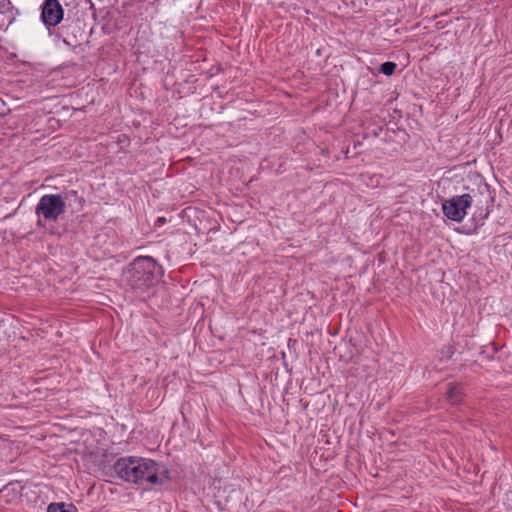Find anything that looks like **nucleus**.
Returning <instances> with one entry per match:
<instances>
[{"label":"nucleus","instance_id":"9b49d317","mask_svg":"<svg viewBox=\"0 0 512 512\" xmlns=\"http://www.w3.org/2000/svg\"><path fill=\"white\" fill-rule=\"evenodd\" d=\"M47 512H71V511L66 508L64 503H51L47 508Z\"/></svg>","mask_w":512,"mask_h":512},{"label":"nucleus","instance_id":"9d476101","mask_svg":"<svg viewBox=\"0 0 512 512\" xmlns=\"http://www.w3.org/2000/svg\"><path fill=\"white\" fill-rule=\"evenodd\" d=\"M396 68V63L387 61L380 65L379 72L383 73L384 75L390 76L395 72Z\"/></svg>","mask_w":512,"mask_h":512},{"label":"nucleus","instance_id":"f8f14e48","mask_svg":"<svg viewBox=\"0 0 512 512\" xmlns=\"http://www.w3.org/2000/svg\"><path fill=\"white\" fill-rule=\"evenodd\" d=\"M0 12H17L10 0H0Z\"/></svg>","mask_w":512,"mask_h":512},{"label":"nucleus","instance_id":"6e6552de","mask_svg":"<svg viewBox=\"0 0 512 512\" xmlns=\"http://www.w3.org/2000/svg\"><path fill=\"white\" fill-rule=\"evenodd\" d=\"M17 12H0V30L7 29L11 25Z\"/></svg>","mask_w":512,"mask_h":512},{"label":"nucleus","instance_id":"ddd939ff","mask_svg":"<svg viewBox=\"0 0 512 512\" xmlns=\"http://www.w3.org/2000/svg\"><path fill=\"white\" fill-rule=\"evenodd\" d=\"M7 110L5 102L0 98V116H4Z\"/></svg>","mask_w":512,"mask_h":512},{"label":"nucleus","instance_id":"1a4fd4ad","mask_svg":"<svg viewBox=\"0 0 512 512\" xmlns=\"http://www.w3.org/2000/svg\"><path fill=\"white\" fill-rule=\"evenodd\" d=\"M456 351V347L453 344H448L442 347L440 350V360H450Z\"/></svg>","mask_w":512,"mask_h":512},{"label":"nucleus","instance_id":"f03ea898","mask_svg":"<svg viewBox=\"0 0 512 512\" xmlns=\"http://www.w3.org/2000/svg\"><path fill=\"white\" fill-rule=\"evenodd\" d=\"M162 274V266L153 257L139 256L128 266L126 280L132 290L145 293L158 283Z\"/></svg>","mask_w":512,"mask_h":512},{"label":"nucleus","instance_id":"20e7f679","mask_svg":"<svg viewBox=\"0 0 512 512\" xmlns=\"http://www.w3.org/2000/svg\"><path fill=\"white\" fill-rule=\"evenodd\" d=\"M472 205V195H456L442 203L443 214L450 220L460 222Z\"/></svg>","mask_w":512,"mask_h":512},{"label":"nucleus","instance_id":"f257e3e1","mask_svg":"<svg viewBox=\"0 0 512 512\" xmlns=\"http://www.w3.org/2000/svg\"><path fill=\"white\" fill-rule=\"evenodd\" d=\"M114 470L121 479L140 485L161 484L169 479V471L166 468L146 458H120L115 462Z\"/></svg>","mask_w":512,"mask_h":512},{"label":"nucleus","instance_id":"423d86ee","mask_svg":"<svg viewBox=\"0 0 512 512\" xmlns=\"http://www.w3.org/2000/svg\"><path fill=\"white\" fill-rule=\"evenodd\" d=\"M64 17V10L58 0H45L42 5L41 19L47 26L58 25Z\"/></svg>","mask_w":512,"mask_h":512},{"label":"nucleus","instance_id":"0eeeda50","mask_svg":"<svg viewBox=\"0 0 512 512\" xmlns=\"http://www.w3.org/2000/svg\"><path fill=\"white\" fill-rule=\"evenodd\" d=\"M464 396L463 387L459 383H449L447 385L446 397L452 405H458L462 402Z\"/></svg>","mask_w":512,"mask_h":512},{"label":"nucleus","instance_id":"39448f33","mask_svg":"<svg viewBox=\"0 0 512 512\" xmlns=\"http://www.w3.org/2000/svg\"><path fill=\"white\" fill-rule=\"evenodd\" d=\"M475 202L477 211L474 214V219L484 221L491 213L495 197L490 186L486 183L478 185L477 193L472 195V203Z\"/></svg>","mask_w":512,"mask_h":512},{"label":"nucleus","instance_id":"4468645a","mask_svg":"<svg viewBox=\"0 0 512 512\" xmlns=\"http://www.w3.org/2000/svg\"><path fill=\"white\" fill-rule=\"evenodd\" d=\"M382 130H383V127H378V129H377V130H374V131H373V135H374L375 137L379 136V132H380V131H382Z\"/></svg>","mask_w":512,"mask_h":512},{"label":"nucleus","instance_id":"7ed1b4c3","mask_svg":"<svg viewBox=\"0 0 512 512\" xmlns=\"http://www.w3.org/2000/svg\"><path fill=\"white\" fill-rule=\"evenodd\" d=\"M66 211V203L60 194L43 195L36 205L35 212L46 221L56 222Z\"/></svg>","mask_w":512,"mask_h":512}]
</instances>
